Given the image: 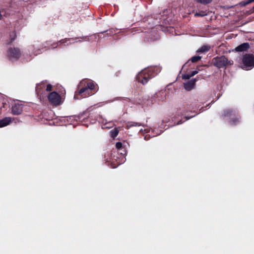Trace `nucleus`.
<instances>
[{
    "mask_svg": "<svg viewBox=\"0 0 254 254\" xmlns=\"http://www.w3.org/2000/svg\"><path fill=\"white\" fill-rule=\"evenodd\" d=\"M95 87L94 84L92 82H89L84 87H82L78 91V94L76 93L74 98L75 99H80L86 98L94 94L92 90Z\"/></svg>",
    "mask_w": 254,
    "mask_h": 254,
    "instance_id": "nucleus-1",
    "label": "nucleus"
},
{
    "mask_svg": "<svg viewBox=\"0 0 254 254\" xmlns=\"http://www.w3.org/2000/svg\"><path fill=\"white\" fill-rule=\"evenodd\" d=\"M153 76H154V75L152 74V70L150 69H144L137 75L136 79L138 82L145 84L147 82L148 79Z\"/></svg>",
    "mask_w": 254,
    "mask_h": 254,
    "instance_id": "nucleus-2",
    "label": "nucleus"
},
{
    "mask_svg": "<svg viewBox=\"0 0 254 254\" xmlns=\"http://www.w3.org/2000/svg\"><path fill=\"white\" fill-rule=\"evenodd\" d=\"M213 64L218 68H221L228 64H232L233 61H229L227 58L225 56H221L220 57H216L213 60Z\"/></svg>",
    "mask_w": 254,
    "mask_h": 254,
    "instance_id": "nucleus-3",
    "label": "nucleus"
},
{
    "mask_svg": "<svg viewBox=\"0 0 254 254\" xmlns=\"http://www.w3.org/2000/svg\"><path fill=\"white\" fill-rule=\"evenodd\" d=\"M245 68L247 70L251 69L254 66V56L253 55H246L243 59Z\"/></svg>",
    "mask_w": 254,
    "mask_h": 254,
    "instance_id": "nucleus-4",
    "label": "nucleus"
},
{
    "mask_svg": "<svg viewBox=\"0 0 254 254\" xmlns=\"http://www.w3.org/2000/svg\"><path fill=\"white\" fill-rule=\"evenodd\" d=\"M49 102L55 106L61 104V100L60 95L56 92H51L48 97Z\"/></svg>",
    "mask_w": 254,
    "mask_h": 254,
    "instance_id": "nucleus-5",
    "label": "nucleus"
},
{
    "mask_svg": "<svg viewBox=\"0 0 254 254\" xmlns=\"http://www.w3.org/2000/svg\"><path fill=\"white\" fill-rule=\"evenodd\" d=\"M9 56L11 59H18L20 56V52L17 48H11L9 50Z\"/></svg>",
    "mask_w": 254,
    "mask_h": 254,
    "instance_id": "nucleus-6",
    "label": "nucleus"
},
{
    "mask_svg": "<svg viewBox=\"0 0 254 254\" xmlns=\"http://www.w3.org/2000/svg\"><path fill=\"white\" fill-rule=\"evenodd\" d=\"M195 79H191L184 83V87L186 90L190 91L192 89L195 85Z\"/></svg>",
    "mask_w": 254,
    "mask_h": 254,
    "instance_id": "nucleus-7",
    "label": "nucleus"
},
{
    "mask_svg": "<svg viewBox=\"0 0 254 254\" xmlns=\"http://www.w3.org/2000/svg\"><path fill=\"white\" fill-rule=\"evenodd\" d=\"M22 109L21 105L15 104L12 108V112L14 115H19L22 112Z\"/></svg>",
    "mask_w": 254,
    "mask_h": 254,
    "instance_id": "nucleus-8",
    "label": "nucleus"
},
{
    "mask_svg": "<svg viewBox=\"0 0 254 254\" xmlns=\"http://www.w3.org/2000/svg\"><path fill=\"white\" fill-rule=\"evenodd\" d=\"M250 48V45L248 43H243L235 48L237 52H244Z\"/></svg>",
    "mask_w": 254,
    "mask_h": 254,
    "instance_id": "nucleus-9",
    "label": "nucleus"
},
{
    "mask_svg": "<svg viewBox=\"0 0 254 254\" xmlns=\"http://www.w3.org/2000/svg\"><path fill=\"white\" fill-rule=\"evenodd\" d=\"M11 121V119L10 117H5L0 120V127H2L8 125Z\"/></svg>",
    "mask_w": 254,
    "mask_h": 254,
    "instance_id": "nucleus-10",
    "label": "nucleus"
},
{
    "mask_svg": "<svg viewBox=\"0 0 254 254\" xmlns=\"http://www.w3.org/2000/svg\"><path fill=\"white\" fill-rule=\"evenodd\" d=\"M210 49V46L209 45H203L201 48L197 50V53H205L208 51Z\"/></svg>",
    "mask_w": 254,
    "mask_h": 254,
    "instance_id": "nucleus-11",
    "label": "nucleus"
},
{
    "mask_svg": "<svg viewBox=\"0 0 254 254\" xmlns=\"http://www.w3.org/2000/svg\"><path fill=\"white\" fill-rule=\"evenodd\" d=\"M139 126L140 125L137 123H135V122H128L127 124V128H130L132 127H134V126Z\"/></svg>",
    "mask_w": 254,
    "mask_h": 254,
    "instance_id": "nucleus-12",
    "label": "nucleus"
},
{
    "mask_svg": "<svg viewBox=\"0 0 254 254\" xmlns=\"http://www.w3.org/2000/svg\"><path fill=\"white\" fill-rule=\"evenodd\" d=\"M119 131L117 129H114L110 131V134L112 137H116L118 134Z\"/></svg>",
    "mask_w": 254,
    "mask_h": 254,
    "instance_id": "nucleus-13",
    "label": "nucleus"
},
{
    "mask_svg": "<svg viewBox=\"0 0 254 254\" xmlns=\"http://www.w3.org/2000/svg\"><path fill=\"white\" fill-rule=\"evenodd\" d=\"M201 59V57L200 56H194L191 58L190 61L192 63H196L199 61Z\"/></svg>",
    "mask_w": 254,
    "mask_h": 254,
    "instance_id": "nucleus-14",
    "label": "nucleus"
},
{
    "mask_svg": "<svg viewBox=\"0 0 254 254\" xmlns=\"http://www.w3.org/2000/svg\"><path fill=\"white\" fill-rule=\"evenodd\" d=\"M195 1L202 4H207L210 3L212 0H194Z\"/></svg>",
    "mask_w": 254,
    "mask_h": 254,
    "instance_id": "nucleus-15",
    "label": "nucleus"
},
{
    "mask_svg": "<svg viewBox=\"0 0 254 254\" xmlns=\"http://www.w3.org/2000/svg\"><path fill=\"white\" fill-rule=\"evenodd\" d=\"M251 3L250 0H248L246 1H241L239 3L240 6H244L247 4Z\"/></svg>",
    "mask_w": 254,
    "mask_h": 254,
    "instance_id": "nucleus-16",
    "label": "nucleus"
},
{
    "mask_svg": "<svg viewBox=\"0 0 254 254\" xmlns=\"http://www.w3.org/2000/svg\"><path fill=\"white\" fill-rule=\"evenodd\" d=\"M207 15V13L204 12V11H201V12H196L194 14V15L195 16H204L205 15Z\"/></svg>",
    "mask_w": 254,
    "mask_h": 254,
    "instance_id": "nucleus-17",
    "label": "nucleus"
},
{
    "mask_svg": "<svg viewBox=\"0 0 254 254\" xmlns=\"http://www.w3.org/2000/svg\"><path fill=\"white\" fill-rule=\"evenodd\" d=\"M191 77V76H190V74H184L182 76L183 78L184 79H189Z\"/></svg>",
    "mask_w": 254,
    "mask_h": 254,
    "instance_id": "nucleus-18",
    "label": "nucleus"
},
{
    "mask_svg": "<svg viewBox=\"0 0 254 254\" xmlns=\"http://www.w3.org/2000/svg\"><path fill=\"white\" fill-rule=\"evenodd\" d=\"M116 148L118 149H121L122 147V143L121 142H117L116 144Z\"/></svg>",
    "mask_w": 254,
    "mask_h": 254,
    "instance_id": "nucleus-19",
    "label": "nucleus"
},
{
    "mask_svg": "<svg viewBox=\"0 0 254 254\" xmlns=\"http://www.w3.org/2000/svg\"><path fill=\"white\" fill-rule=\"evenodd\" d=\"M52 86L51 84H48L46 87V90L47 91H50L52 90Z\"/></svg>",
    "mask_w": 254,
    "mask_h": 254,
    "instance_id": "nucleus-20",
    "label": "nucleus"
},
{
    "mask_svg": "<svg viewBox=\"0 0 254 254\" xmlns=\"http://www.w3.org/2000/svg\"><path fill=\"white\" fill-rule=\"evenodd\" d=\"M198 73V71L197 70H194V71H192L191 73L190 74V76L192 77L194 75H195V74H196L197 73Z\"/></svg>",
    "mask_w": 254,
    "mask_h": 254,
    "instance_id": "nucleus-21",
    "label": "nucleus"
},
{
    "mask_svg": "<svg viewBox=\"0 0 254 254\" xmlns=\"http://www.w3.org/2000/svg\"><path fill=\"white\" fill-rule=\"evenodd\" d=\"M69 40V39H66L62 40L59 41V43H64L66 42L67 41H68Z\"/></svg>",
    "mask_w": 254,
    "mask_h": 254,
    "instance_id": "nucleus-22",
    "label": "nucleus"
},
{
    "mask_svg": "<svg viewBox=\"0 0 254 254\" xmlns=\"http://www.w3.org/2000/svg\"><path fill=\"white\" fill-rule=\"evenodd\" d=\"M251 3L254 2V0H250Z\"/></svg>",
    "mask_w": 254,
    "mask_h": 254,
    "instance_id": "nucleus-23",
    "label": "nucleus"
},
{
    "mask_svg": "<svg viewBox=\"0 0 254 254\" xmlns=\"http://www.w3.org/2000/svg\"><path fill=\"white\" fill-rule=\"evenodd\" d=\"M83 83H84V82H83V81H82V82H81V83H80V85L81 86V85H82V84H83Z\"/></svg>",
    "mask_w": 254,
    "mask_h": 254,
    "instance_id": "nucleus-24",
    "label": "nucleus"
},
{
    "mask_svg": "<svg viewBox=\"0 0 254 254\" xmlns=\"http://www.w3.org/2000/svg\"><path fill=\"white\" fill-rule=\"evenodd\" d=\"M39 54V52H36V53H35V55H37V54Z\"/></svg>",
    "mask_w": 254,
    "mask_h": 254,
    "instance_id": "nucleus-25",
    "label": "nucleus"
},
{
    "mask_svg": "<svg viewBox=\"0 0 254 254\" xmlns=\"http://www.w3.org/2000/svg\"><path fill=\"white\" fill-rule=\"evenodd\" d=\"M253 11L254 12V6L253 7Z\"/></svg>",
    "mask_w": 254,
    "mask_h": 254,
    "instance_id": "nucleus-26",
    "label": "nucleus"
}]
</instances>
